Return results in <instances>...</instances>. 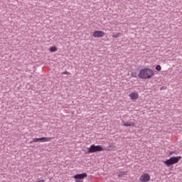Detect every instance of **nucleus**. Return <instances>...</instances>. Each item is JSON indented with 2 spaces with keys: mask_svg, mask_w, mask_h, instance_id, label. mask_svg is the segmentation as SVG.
Wrapping results in <instances>:
<instances>
[{
  "mask_svg": "<svg viewBox=\"0 0 182 182\" xmlns=\"http://www.w3.org/2000/svg\"><path fill=\"white\" fill-rule=\"evenodd\" d=\"M154 75V70L151 68H143L140 70L138 76L140 79H151Z\"/></svg>",
  "mask_w": 182,
  "mask_h": 182,
  "instance_id": "obj_1",
  "label": "nucleus"
},
{
  "mask_svg": "<svg viewBox=\"0 0 182 182\" xmlns=\"http://www.w3.org/2000/svg\"><path fill=\"white\" fill-rule=\"evenodd\" d=\"M87 154L92 153H97V151H103V146L102 145H91L89 148L86 149Z\"/></svg>",
  "mask_w": 182,
  "mask_h": 182,
  "instance_id": "obj_2",
  "label": "nucleus"
},
{
  "mask_svg": "<svg viewBox=\"0 0 182 182\" xmlns=\"http://www.w3.org/2000/svg\"><path fill=\"white\" fill-rule=\"evenodd\" d=\"M181 159V156H173L171 157L169 159L164 161V164L167 166V167H170V166H173V164H177L178 161Z\"/></svg>",
  "mask_w": 182,
  "mask_h": 182,
  "instance_id": "obj_3",
  "label": "nucleus"
},
{
  "mask_svg": "<svg viewBox=\"0 0 182 182\" xmlns=\"http://www.w3.org/2000/svg\"><path fill=\"white\" fill-rule=\"evenodd\" d=\"M50 140H52V137L33 138L30 143H46L48 141H50Z\"/></svg>",
  "mask_w": 182,
  "mask_h": 182,
  "instance_id": "obj_4",
  "label": "nucleus"
},
{
  "mask_svg": "<svg viewBox=\"0 0 182 182\" xmlns=\"http://www.w3.org/2000/svg\"><path fill=\"white\" fill-rule=\"evenodd\" d=\"M139 181L141 182H148L150 181V175L149 173H144L139 177Z\"/></svg>",
  "mask_w": 182,
  "mask_h": 182,
  "instance_id": "obj_5",
  "label": "nucleus"
},
{
  "mask_svg": "<svg viewBox=\"0 0 182 182\" xmlns=\"http://www.w3.org/2000/svg\"><path fill=\"white\" fill-rule=\"evenodd\" d=\"M106 35L102 31H95L92 33L93 38H103Z\"/></svg>",
  "mask_w": 182,
  "mask_h": 182,
  "instance_id": "obj_6",
  "label": "nucleus"
},
{
  "mask_svg": "<svg viewBox=\"0 0 182 182\" xmlns=\"http://www.w3.org/2000/svg\"><path fill=\"white\" fill-rule=\"evenodd\" d=\"M86 177H87V173H83L75 175L73 178H75V180H83V178H86Z\"/></svg>",
  "mask_w": 182,
  "mask_h": 182,
  "instance_id": "obj_7",
  "label": "nucleus"
},
{
  "mask_svg": "<svg viewBox=\"0 0 182 182\" xmlns=\"http://www.w3.org/2000/svg\"><path fill=\"white\" fill-rule=\"evenodd\" d=\"M129 97L131 100H137L139 99V92H132L129 95Z\"/></svg>",
  "mask_w": 182,
  "mask_h": 182,
  "instance_id": "obj_8",
  "label": "nucleus"
},
{
  "mask_svg": "<svg viewBox=\"0 0 182 182\" xmlns=\"http://www.w3.org/2000/svg\"><path fill=\"white\" fill-rule=\"evenodd\" d=\"M123 126H125L126 127H134V126H136V124H134V122H124Z\"/></svg>",
  "mask_w": 182,
  "mask_h": 182,
  "instance_id": "obj_9",
  "label": "nucleus"
},
{
  "mask_svg": "<svg viewBox=\"0 0 182 182\" xmlns=\"http://www.w3.org/2000/svg\"><path fill=\"white\" fill-rule=\"evenodd\" d=\"M56 50H58V48H56V46H52L50 48V52H56Z\"/></svg>",
  "mask_w": 182,
  "mask_h": 182,
  "instance_id": "obj_10",
  "label": "nucleus"
},
{
  "mask_svg": "<svg viewBox=\"0 0 182 182\" xmlns=\"http://www.w3.org/2000/svg\"><path fill=\"white\" fill-rule=\"evenodd\" d=\"M127 174V172L122 171L118 174L119 177H122V176H126Z\"/></svg>",
  "mask_w": 182,
  "mask_h": 182,
  "instance_id": "obj_11",
  "label": "nucleus"
},
{
  "mask_svg": "<svg viewBox=\"0 0 182 182\" xmlns=\"http://www.w3.org/2000/svg\"><path fill=\"white\" fill-rule=\"evenodd\" d=\"M122 34L120 33H117L116 34L112 35V38H119Z\"/></svg>",
  "mask_w": 182,
  "mask_h": 182,
  "instance_id": "obj_12",
  "label": "nucleus"
},
{
  "mask_svg": "<svg viewBox=\"0 0 182 182\" xmlns=\"http://www.w3.org/2000/svg\"><path fill=\"white\" fill-rule=\"evenodd\" d=\"M156 70H161V66L160 65H158L156 66Z\"/></svg>",
  "mask_w": 182,
  "mask_h": 182,
  "instance_id": "obj_13",
  "label": "nucleus"
},
{
  "mask_svg": "<svg viewBox=\"0 0 182 182\" xmlns=\"http://www.w3.org/2000/svg\"><path fill=\"white\" fill-rule=\"evenodd\" d=\"M68 72H64L63 75H68Z\"/></svg>",
  "mask_w": 182,
  "mask_h": 182,
  "instance_id": "obj_14",
  "label": "nucleus"
},
{
  "mask_svg": "<svg viewBox=\"0 0 182 182\" xmlns=\"http://www.w3.org/2000/svg\"><path fill=\"white\" fill-rule=\"evenodd\" d=\"M132 76H133V77H136V76H135V75H132Z\"/></svg>",
  "mask_w": 182,
  "mask_h": 182,
  "instance_id": "obj_15",
  "label": "nucleus"
},
{
  "mask_svg": "<svg viewBox=\"0 0 182 182\" xmlns=\"http://www.w3.org/2000/svg\"><path fill=\"white\" fill-rule=\"evenodd\" d=\"M76 182H79V181H77H77H76Z\"/></svg>",
  "mask_w": 182,
  "mask_h": 182,
  "instance_id": "obj_16",
  "label": "nucleus"
}]
</instances>
